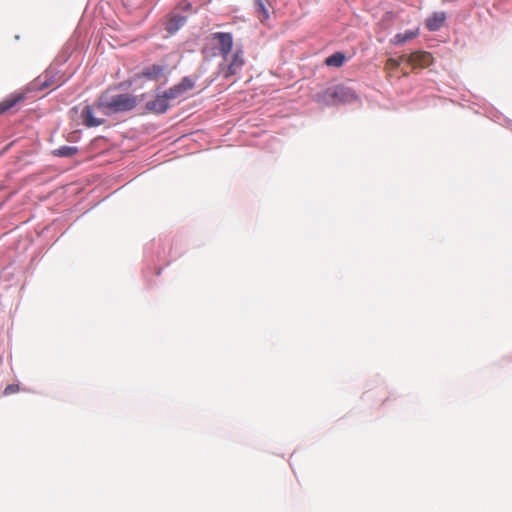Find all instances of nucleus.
<instances>
[{"mask_svg": "<svg viewBox=\"0 0 512 512\" xmlns=\"http://www.w3.org/2000/svg\"><path fill=\"white\" fill-rule=\"evenodd\" d=\"M141 101L142 97L129 93L112 94L110 91H105L97 100L96 106L103 109L105 113H117L130 111Z\"/></svg>", "mask_w": 512, "mask_h": 512, "instance_id": "f257e3e1", "label": "nucleus"}, {"mask_svg": "<svg viewBox=\"0 0 512 512\" xmlns=\"http://www.w3.org/2000/svg\"><path fill=\"white\" fill-rule=\"evenodd\" d=\"M232 47L233 36L231 33L215 32L207 37L202 53L206 58L221 55L227 61Z\"/></svg>", "mask_w": 512, "mask_h": 512, "instance_id": "f03ea898", "label": "nucleus"}, {"mask_svg": "<svg viewBox=\"0 0 512 512\" xmlns=\"http://www.w3.org/2000/svg\"><path fill=\"white\" fill-rule=\"evenodd\" d=\"M319 98L327 105H335L354 101L357 95L352 89L339 85L326 89Z\"/></svg>", "mask_w": 512, "mask_h": 512, "instance_id": "7ed1b4c3", "label": "nucleus"}, {"mask_svg": "<svg viewBox=\"0 0 512 512\" xmlns=\"http://www.w3.org/2000/svg\"><path fill=\"white\" fill-rule=\"evenodd\" d=\"M245 65V57L242 49H237L228 60L219 65V71L225 79L237 75Z\"/></svg>", "mask_w": 512, "mask_h": 512, "instance_id": "20e7f679", "label": "nucleus"}, {"mask_svg": "<svg viewBox=\"0 0 512 512\" xmlns=\"http://www.w3.org/2000/svg\"><path fill=\"white\" fill-rule=\"evenodd\" d=\"M66 79L64 75L53 70L47 69L41 76H39L33 82V89L35 90H45V89H55L64 84Z\"/></svg>", "mask_w": 512, "mask_h": 512, "instance_id": "39448f33", "label": "nucleus"}, {"mask_svg": "<svg viewBox=\"0 0 512 512\" xmlns=\"http://www.w3.org/2000/svg\"><path fill=\"white\" fill-rule=\"evenodd\" d=\"M432 55L425 51H416L405 56V61L413 67H426L432 63Z\"/></svg>", "mask_w": 512, "mask_h": 512, "instance_id": "423d86ee", "label": "nucleus"}, {"mask_svg": "<svg viewBox=\"0 0 512 512\" xmlns=\"http://www.w3.org/2000/svg\"><path fill=\"white\" fill-rule=\"evenodd\" d=\"M166 67L163 65L153 64L151 66L146 67L139 74V77L151 80V81H159L165 78Z\"/></svg>", "mask_w": 512, "mask_h": 512, "instance_id": "0eeeda50", "label": "nucleus"}, {"mask_svg": "<svg viewBox=\"0 0 512 512\" xmlns=\"http://www.w3.org/2000/svg\"><path fill=\"white\" fill-rule=\"evenodd\" d=\"M146 108L154 113L162 114L165 113L169 108V100L166 94H159L155 99L146 103Z\"/></svg>", "mask_w": 512, "mask_h": 512, "instance_id": "6e6552de", "label": "nucleus"}, {"mask_svg": "<svg viewBox=\"0 0 512 512\" xmlns=\"http://www.w3.org/2000/svg\"><path fill=\"white\" fill-rule=\"evenodd\" d=\"M24 99H25V95L21 94V93L20 94H13V95H10V96L6 97L5 99H3L0 102V115L4 114L7 111H9L10 109L15 107L20 102H23Z\"/></svg>", "mask_w": 512, "mask_h": 512, "instance_id": "1a4fd4ad", "label": "nucleus"}, {"mask_svg": "<svg viewBox=\"0 0 512 512\" xmlns=\"http://www.w3.org/2000/svg\"><path fill=\"white\" fill-rule=\"evenodd\" d=\"M446 20V14L444 12H435L426 19V28L429 31L439 30Z\"/></svg>", "mask_w": 512, "mask_h": 512, "instance_id": "9d476101", "label": "nucleus"}, {"mask_svg": "<svg viewBox=\"0 0 512 512\" xmlns=\"http://www.w3.org/2000/svg\"><path fill=\"white\" fill-rule=\"evenodd\" d=\"M81 117L83 124L87 127L99 126L103 123L102 119H98L93 115V109L91 106H85L82 110Z\"/></svg>", "mask_w": 512, "mask_h": 512, "instance_id": "9b49d317", "label": "nucleus"}, {"mask_svg": "<svg viewBox=\"0 0 512 512\" xmlns=\"http://www.w3.org/2000/svg\"><path fill=\"white\" fill-rule=\"evenodd\" d=\"M270 3L264 0H254L255 11L258 15L259 20L264 23L269 19V9Z\"/></svg>", "mask_w": 512, "mask_h": 512, "instance_id": "f8f14e48", "label": "nucleus"}, {"mask_svg": "<svg viewBox=\"0 0 512 512\" xmlns=\"http://www.w3.org/2000/svg\"><path fill=\"white\" fill-rule=\"evenodd\" d=\"M419 35V29L415 30H409L405 33H398L396 34L393 39L391 40V43L394 45H402L414 38H416Z\"/></svg>", "mask_w": 512, "mask_h": 512, "instance_id": "ddd939ff", "label": "nucleus"}, {"mask_svg": "<svg viewBox=\"0 0 512 512\" xmlns=\"http://www.w3.org/2000/svg\"><path fill=\"white\" fill-rule=\"evenodd\" d=\"M345 62V55L341 52H336L326 58L325 64L330 67H341Z\"/></svg>", "mask_w": 512, "mask_h": 512, "instance_id": "4468645a", "label": "nucleus"}, {"mask_svg": "<svg viewBox=\"0 0 512 512\" xmlns=\"http://www.w3.org/2000/svg\"><path fill=\"white\" fill-rule=\"evenodd\" d=\"M78 148L74 146H62L54 150V155L60 157H72L77 154Z\"/></svg>", "mask_w": 512, "mask_h": 512, "instance_id": "2eb2a0df", "label": "nucleus"}, {"mask_svg": "<svg viewBox=\"0 0 512 512\" xmlns=\"http://www.w3.org/2000/svg\"><path fill=\"white\" fill-rule=\"evenodd\" d=\"M402 61H405V56H401L399 59L389 58L385 63V70L388 72L396 70Z\"/></svg>", "mask_w": 512, "mask_h": 512, "instance_id": "dca6fc26", "label": "nucleus"}, {"mask_svg": "<svg viewBox=\"0 0 512 512\" xmlns=\"http://www.w3.org/2000/svg\"><path fill=\"white\" fill-rule=\"evenodd\" d=\"M185 22V18L183 17H173L169 23H168V26H167V30L170 32V33H173L175 32L181 25H183Z\"/></svg>", "mask_w": 512, "mask_h": 512, "instance_id": "f3484780", "label": "nucleus"}, {"mask_svg": "<svg viewBox=\"0 0 512 512\" xmlns=\"http://www.w3.org/2000/svg\"><path fill=\"white\" fill-rule=\"evenodd\" d=\"M181 87L187 92L194 88L195 86V80L191 77H184L180 83Z\"/></svg>", "mask_w": 512, "mask_h": 512, "instance_id": "a211bd4d", "label": "nucleus"}, {"mask_svg": "<svg viewBox=\"0 0 512 512\" xmlns=\"http://www.w3.org/2000/svg\"><path fill=\"white\" fill-rule=\"evenodd\" d=\"M164 93L166 94V97L168 98L169 101L175 100V99L181 97L179 90L176 88L175 85L173 87L169 88L168 90H166Z\"/></svg>", "mask_w": 512, "mask_h": 512, "instance_id": "6ab92c4d", "label": "nucleus"}, {"mask_svg": "<svg viewBox=\"0 0 512 512\" xmlns=\"http://www.w3.org/2000/svg\"><path fill=\"white\" fill-rule=\"evenodd\" d=\"M19 391V385L17 384H9L4 389V395H11L17 393Z\"/></svg>", "mask_w": 512, "mask_h": 512, "instance_id": "aec40b11", "label": "nucleus"}, {"mask_svg": "<svg viewBox=\"0 0 512 512\" xmlns=\"http://www.w3.org/2000/svg\"><path fill=\"white\" fill-rule=\"evenodd\" d=\"M176 88L179 90V93L181 95V97L186 93V91L181 87V85L178 83L175 85Z\"/></svg>", "mask_w": 512, "mask_h": 512, "instance_id": "412c9836", "label": "nucleus"}]
</instances>
